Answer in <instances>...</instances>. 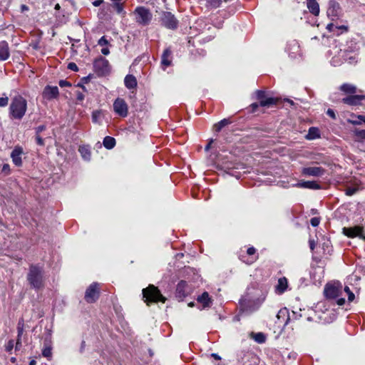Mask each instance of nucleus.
Returning a JSON list of instances; mask_svg holds the SVG:
<instances>
[{
	"label": "nucleus",
	"mask_w": 365,
	"mask_h": 365,
	"mask_svg": "<svg viewBox=\"0 0 365 365\" xmlns=\"http://www.w3.org/2000/svg\"><path fill=\"white\" fill-rule=\"evenodd\" d=\"M365 100L364 95H349L341 99V102L350 106H358L362 104V101Z\"/></svg>",
	"instance_id": "4468645a"
},
{
	"label": "nucleus",
	"mask_w": 365,
	"mask_h": 365,
	"mask_svg": "<svg viewBox=\"0 0 365 365\" xmlns=\"http://www.w3.org/2000/svg\"><path fill=\"white\" fill-rule=\"evenodd\" d=\"M307 140H314L320 138V131L316 127H311L308 130V133L306 135Z\"/></svg>",
	"instance_id": "c85d7f7f"
},
{
	"label": "nucleus",
	"mask_w": 365,
	"mask_h": 365,
	"mask_svg": "<svg viewBox=\"0 0 365 365\" xmlns=\"http://www.w3.org/2000/svg\"><path fill=\"white\" fill-rule=\"evenodd\" d=\"M58 88L57 86H47L43 90V96L48 99L56 98L58 96Z\"/></svg>",
	"instance_id": "4be33fe9"
},
{
	"label": "nucleus",
	"mask_w": 365,
	"mask_h": 365,
	"mask_svg": "<svg viewBox=\"0 0 365 365\" xmlns=\"http://www.w3.org/2000/svg\"><path fill=\"white\" fill-rule=\"evenodd\" d=\"M357 118L360 120L361 123L364 122L365 123V115H359Z\"/></svg>",
	"instance_id": "774afa93"
},
{
	"label": "nucleus",
	"mask_w": 365,
	"mask_h": 365,
	"mask_svg": "<svg viewBox=\"0 0 365 365\" xmlns=\"http://www.w3.org/2000/svg\"><path fill=\"white\" fill-rule=\"evenodd\" d=\"M10 57L9 43L6 41H0V61H6Z\"/></svg>",
	"instance_id": "aec40b11"
},
{
	"label": "nucleus",
	"mask_w": 365,
	"mask_h": 365,
	"mask_svg": "<svg viewBox=\"0 0 365 365\" xmlns=\"http://www.w3.org/2000/svg\"><path fill=\"white\" fill-rule=\"evenodd\" d=\"M347 295H348L349 302H353L355 298L354 294L353 292H350Z\"/></svg>",
	"instance_id": "13d9d810"
},
{
	"label": "nucleus",
	"mask_w": 365,
	"mask_h": 365,
	"mask_svg": "<svg viewBox=\"0 0 365 365\" xmlns=\"http://www.w3.org/2000/svg\"><path fill=\"white\" fill-rule=\"evenodd\" d=\"M309 247L312 250H314V249L315 248V242L314 240H309Z\"/></svg>",
	"instance_id": "052dcab7"
},
{
	"label": "nucleus",
	"mask_w": 365,
	"mask_h": 365,
	"mask_svg": "<svg viewBox=\"0 0 365 365\" xmlns=\"http://www.w3.org/2000/svg\"><path fill=\"white\" fill-rule=\"evenodd\" d=\"M250 106H251V108L252 109V111H255L256 109L258 108L259 104L257 103H252Z\"/></svg>",
	"instance_id": "0e129e2a"
},
{
	"label": "nucleus",
	"mask_w": 365,
	"mask_h": 365,
	"mask_svg": "<svg viewBox=\"0 0 365 365\" xmlns=\"http://www.w3.org/2000/svg\"><path fill=\"white\" fill-rule=\"evenodd\" d=\"M192 290L193 287L192 285L189 284L185 280H181L177 284L175 297L179 301H182L192 292Z\"/></svg>",
	"instance_id": "6e6552de"
},
{
	"label": "nucleus",
	"mask_w": 365,
	"mask_h": 365,
	"mask_svg": "<svg viewBox=\"0 0 365 365\" xmlns=\"http://www.w3.org/2000/svg\"><path fill=\"white\" fill-rule=\"evenodd\" d=\"M102 113L101 110H94L92 113V121L94 123L100 124L101 123V118Z\"/></svg>",
	"instance_id": "ea45409f"
},
{
	"label": "nucleus",
	"mask_w": 365,
	"mask_h": 365,
	"mask_svg": "<svg viewBox=\"0 0 365 365\" xmlns=\"http://www.w3.org/2000/svg\"><path fill=\"white\" fill-rule=\"evenodd\" d=\"M46 129V126L45 125H41L36 128H35L36 135H40L41 132Z\"/></svg>",
	"instance_id": "8fccbe9b"
},
{
	"label": "nucleus",
	"mask_w": 365,
	"mask_h": 365,
	"mask_svg": "<svg viewBox=\"0 0 365 365\" xmlns=\"http://www.w3.org/2000/svg\"><path fill=\"white\" fill-rule=\"evenodd\" d=\"M93 67L98 75H105L110 71L109 62L103 57H99L93 63Z\"/></svg>",
	"instance_id": "f8f14e48"
},
{
	"label": "nucleus",
	"mask_w": 365,
	"mask_h": 365,
	"mask_svg": "<svg viewBox=\"0 0 365 365\" xmlns=\"http://www.w3.org/2000/svg\"><path fill=\"white\" fill-rule=\"evenodd\" d=\"M67 68L69 69V70H71V71H78V66L73 63V62H71L68 64V66Z\"/></svg>",
	"instance_id": "864d4df0"
},
{
	"label": "nucleus",
	"mask_w": 365,
	"mask_h": 365,
	"mask_svg": "<svg viewBox=\"0 0 365 365\" xmlns=\"http://www.w3.org/2000/svg\"><path fill=\"white\" fill-rule=\"evenodd\" d=\"M277 103V99L272 97H266L264 100L259 102V105L262 107H269L270 106L274 105Z\"/></svg>",
	"instance_id": "f704fd0d"
},
{
	"label": "nucleus",
	"mask_w": 365,
	"mask_h": 365,
	"mask_svg": "<svg viewBox=\"0 0 365 365\" xmlns=\"http://www.w3.org/2000/svg\"><path fill=\"white\" fill-rule=\"evenodd\" d=\"M348 122L350 123L352 125H359V124H361V121H360L359 119V120H350V119H349Z\"/></svg>",
	"instance_id": "bf43d9fd"
},
{
	"label": "nucleus",
	"mask_w": 365,
	"mask_h": 365,
	"mask_svg": "<svg viewBox=\"0 0 365 365\" xmlns=\"http://www.w3.org/2000/svg\"><path fill=\"white\" fill-rule=\"evenodd\" d=\"M257 98L261 102V101L264 100L266 98L265 93L263 91L258 90L256 91Z\"/></svg>",
	"instance_id": "37998d69"
},
{
	"label": "nucleus",
	"mask_w": 365,
	"mask_h": 365,
	"mask_svg": "<svg viewBox=\"0 0 365 365\" xmlns=\"http://www.w3.org/2000/svg\"><path fill=\"white\" fill-rule=\"evenodd\" d=\"M101 53L102 54L105 55V56H107L110 53V51H109V48L108 47H103L101 49Z\"/></svg>",
	"instance_id": "4d7b16f0"
},
{
	"label": "nucleus",
	"mask_w": 365,
	"mask_h": 365,
	"mask_svg": "<svg viewBox=\"0 0 365 365\" xmlns=\"http://www.w3.org/2000/svg\"><path fill=\"white\" fill-rule=\"evenodd\" d=\"M337 304L339 305V306H341L343 304H344L345 303V299L344 298H339L337 299Z\"/></svg>",
	"instance_id": "680f3d73"
},
{
	"label": "nucleus",
	"mask_w": 365,
	"mask_h": 365,
	"mask_svg": "<svg viewBox=\"0 0 365 365\" xmlns=\"http://www.w3.org/2000/svg\"><path fill=\"white\" fill-rule=\"evenodd\" d=\"M58 85L61 88L71 86V83L70 82H68V81H66V80H61V81H59Z\"/></svg>",
	"instance_id": "09e8293b"
},
{
	"label": "nucleus",
	"mask_w": 365,
	"mask_h": 365,
	"mask_svg": "<svg viewBox=\"0 0 365 365\" xmlns=\"http://www.w3.org/2000/svg\"><path fill=\"white\" fill-rule=\"evenodd\" d=\"M85 98V96L83 93L80 92V91H77L76 92V98L78 101H82Z\"/></svg>",
	"instance_id": "5fc2aeb1"
},
{
	"label": "nucleus",
	"mask_w": 365,
	"mask_h": 365,
	"mask_svg": "<svg viewBox=\"0 0 365 365\" xmlns=\"http://www.w3.org/2000/svg\"><path fill=\"white\" fill-rule=\"evenodd\" d=\"M265 299L262 291L255 288L248 289L247 296L240 302L241 310L245 314H250L259 309Z\"/></svg>",
	"instance_id": "f03ea898"
},
{
	"label": "nucleus",
	"mask_w": 365,
	"mask_h": 365,
	"mask_svg": "<svg viewBox=\"0 0 365 365\" xmlns=\"http://www.w3.org/2000/svg\"><path fill=\"white\" fill-rule=\"evenodd\" d=\"M23 153V149L21 147H16L11 153V158L14 164L16 166H21L22 165L21 155Z\"/></svg>",
	"instance_id": "6ab92c4d"
},
{
	"label": "nucleus",
	"mask_w": 365,
	"mask_h": 365,
	"mask_svg": "<svg viewBox=\"0 0 365 365\" xmlns=\"http://www.w3.org/2000/svg\"><path fill=\"white\" fill-rule=\"evenodd\" d=\"M327 14L328 18L332 21L327 26V29L329 32L339 35L347 31V26L339 25L337 23V21L341 20L344 15V9L338 1H329Z\"/></svg>",
	"instance_id": "f257e3e1"
},
{
	"label": "nucleus",
	"mask_w": 365,
	"mask_h": 365,
	"mask_svg": "<svg viewBox=\"0 0 365 365\" xmlns=\"http://www.w3.org/2000/svg\"><path fill=\"white\" fill-rule=\"evenodd\" d=\"M85 346H86V342L84 341H82L81 344V347H80V352L81 353L83 352Z\"/></svg>",
	"instance_id": "69168bd1"
},
{
	"label": "nucleus",
	"mask_w": 365,
	"mask_h": 365,
	"mask_svg": "<svg viewBox=\"0 0 365 365\" xmlns=\"http://www.w3.org/2000/svg\"><path fill=\"white\" fill-rule=\"evenodd\" d=\"M255 253H256V249L254 247H250L247 249V254L248 255L251 256V259L247 260L246 262V263L252 264L257 259V255H255Z\"/></svg>",
	"instance_id": "e433bc0d"
},
{
	"label": "nucleus",
	"mask_w": 365,
	"mask_h": 365,
	"mask_svg": "<svg viewBox=\"0 0 365 365\" xmlns=\"http://www.w3.org/2000/svg\"><path fill=\"white\" fill-rule=\"evenodd\" d=\"M359 45L357 42L354 40H351L346 43V45L343 46L342 48H347L349 52L350 53H356L359 49Z\"/></svg>",
	"instance_id": "2f4dec72"
},
{
	"label": "nucleus",
	"mask_w": 365,
	"mask_h": 365,
	"mask_svg": "<svg viewBox=\"0 0 365 365\" xmlns=\"http://www.w3.org/2000/svg\"><path fill=\"white\" fill-rule=\"evenodd\" d=\"M320 223V217H314L310 220V224L312 227H317Z\"/></svg>",
	"instance_id": "c03bdc74"
},
{
	"label": "nucleus",
	"mask_w": 365,
	"mask_h": 365,
	"mask_svg": "<svg viewBox=\"0 0 365 365\" xmlns=\"http://www.w3.org/2000/svg\"><path fill=\"white\" fill-rule=\"evenodd\" d=\"M302 173L307 176H322L324 173V169L321 167H307L304 168Z\"/></svg>",
	"instance_id": "f3484780"
},
{
	"label": "nucleus",
	"mask_w": 365,
	"mask_h": 365,
	"mask_svg": "<svg viewBox=\"0 0 365 365\" xmlns=\"http://www.w3.org/2000/svg\"><path fill=\"white\" fill-rule=\"evenodd\" d=\"M136 22L142 26L148 25L153 18V15L149 9L143 6H138L135 9Z\"/></svg>",
	"instance_id": "0eeeda50"
},
{
	"label": "nucleus",
	"mask_w": 365,
	"mask_h": 365,
	"mask_svg": "<svg viewBox=\"0 0 365 365\" xmlns=\"http://www.w3.org/2000/svg\"><path fill=\"white\" fill-rule=\"evenodd\" d=\"M54 8L56 11H58V12L56 14V16L58 21L61 24H66L68 19V13L65 12L64 11H60L61 6L59 4H56Z\"/></svg>",
	"instance_id": "393cba45"
},
{
	"label": "nucleus",
	"mask_w": 365,
	"mask_h": 365,
	"mask_svg": "<svg viewBox=\"0 0 365 365\" xmlns=\"http://www.w3.org/2000/svg\"><path fill=\"white\" fill-rule=\"evenodd\" d=\"M307 7L309 12L314 16H317L319 14V5L318 1H306Z\"/></svg>",
	"instance_id": "cd10ccee"
},
{
	"label": "nucleus",
	"mask_w": 365,
	"mask_h": 365,
	"mask_svg": "<svg viewBox=\"0 0 365 365\" xmlns=\"http://www.w3.org/2000/svg\"><path fill=\"white\" fill-rule=\"evenodd\" d=\"M343 233L349 237H359L360 238H364L363 235V228L359 226L353 227H344Z\"/></svg>",
	"instance_id": "dca6fc26"
},
{
	"label": "nucleus",
	"mask_w": 365,
	"mask_h": 365,
	"mask_svg": "<svg viewBox=\"0 0 365 365\" xmlns=\"http://www.w3.org/2000/svg\"><path fill=\"white\" fill-rule=\"evenodd\" d=\"M115 143V139L110 136H106L103 140V146L108 150L113 148Z\"/></svg>",
	"instance_id": "7c9ffc66"
},
{
	"label": "nucleus",
	"mask_w": 365,
	"mask_h": 365,
	"mask_svg": "<svg viewBox=\"0 0 365 365\" xmlns=\"http://www.w3.org/2000/svg\"><path fill=\"white\" fill-rule=\"evenodd\" d=\"M172 51L170 48H167L164 50L161 56V64L165 69L166 67L171 66L172 63Z\"/></svg>",
	"instance_id": "412c9836"
},
{
	"label": "nucleus",
	"mask_w": 365,
	"mask_h": 365,
	"mask_svg": "<svg viewBox=\"0 0 365 365\" xmlns=\"http://www.w3.org/2000/svg\"><path fill=\"white\" fill-rule=\"evenodd\" d=\"M358 61L357 53H350L347 48H340L338 56H335L331 58V63L334 66H337L346 62L354 65Z\"/></svg>",
	"instance_id": "39448f33"
},
{
	"label": "nucleus",
	"mask_w": 365,
	"mask_h": 365,
	"mask_svg": "<svg viewBox=\"0 0 365 365\" xmlns=\"http://www.w3.org/2000/svg\"><path fill=\"white\" fill-rule=\"evenodd\" d=\"M125 86L128 89H133L137 87V80L136 78L131 75L128 74L124 79Z\"/></svg>",
	"instance_id": "bb28decb"
},
{
	"label": "nucleus",
	"mask_w": 365,
	"mask_h": 365,
	"mask_svg": "<svg viewBox=\"0 0 365 365\" xmlns=\"http://www.w3.org/2000/svg\"><path fill=\"white\" fill-rule=\"evenodd\" d=\"M21 346V338H17V341H16V349H19Z\"/></svg>",
	"instance_id": "e2e57ef3"
},
{
	"label": "nucleus",
	"mask_w": 365,
	"mask_h": 365,
	"mask_svg": "<svg viewBox=\"0 0 365 365\" xmlns=\"http://www.w3.org/2000/svg\"><path fill=\"white\" fill-rule=\"evenodd\" d=\"M9 98L8 97H0V107H5L8 105Z\"/></svg>",
	"instance_id": "603ef678"
},
{
	"label": "nucleus",
	"mask_w": 365,
	"mask_h": 365,
	"mask_svg": "<svg viewBox=\"0 0 365 365\" xmlns=\"http://www.w3.org/2000/svg\"><path fill=\"white\" fill-rule=\"evenodd\" d=\"M327 113L329 116H330L331 118L335 119L336 115L334 111L332 109L329 108L327 111Z\"/></svg>",
	"instance_id": "6e6d98bb"
},
{
	"label": "nucleus",
	"mask_w": 365,
	"mask_h": 365,
	"mask_svg": "<svg viewBox=\"0 0 365 365\" xmlns=\"http://www.w3.org/2000/svg\"><path fill=\"white\" fill-rule=\"evenodd\" d=\"M288 314V309L287 308H283L278 312L277 317L279 319L282 318L284 321L285 324H287L289 319Z\"/></svg>",
	"instance_id": "c9c22d12"
},
{
	"label": "nucleus",
	"mask_w": 365,
	"mask_h": 365,
	"mask_svg": "<svg viewBox=\"0 0 365 365\" xmlns=\"http://www.w3.org/2000/svg\"><path fill=\"white\" fill-rule=\"evenodd\" d=\"M26 279L33 289L36 290L42 289L44 287V271L43 267L39 264H31Z\"/></svg>",
	"instance_id": "20e7f679"
},
{
	"label": "nucleus",
	"mask_w": 365,
	"mask_h": 365,
	"mask_svg": "<svg viewBox=\"0 0 365 365\" xmlns=\"http://www.w3.org/2000/svg\"><path fill=\"white\" fill-rule=\"evenodd\" d=\"M252 336H253L252 337L255 339V341L259 344H262V343L265 342V341H266V336L262 332H258V333H255V334L253 333Z\"/></svg>",
	"instance_id": "4c0bfd02"
},
{
	"label": "nucleus",
	"mask_w": 365,
	"mask_h": 365,
	"mask_svg": "<svg viewBox=\"0 0 365 365\" xmlns=\"http://www.w3.org/2000/svg\"><path fill=\"white\" fill-rule=\"evenodd\" d=\"M359 135L365 140V130H362L361 131L359 132Z\"/></svg>",
	"instance_id": "338daca9"
},
{
	"label": "nucleus",
	"mask_w": 365,
	"mask_h": 365,
	"mask_svg": "<svg viewBox=\"0 0 365 365\" xmlns=\"http://www.w3.org/2000/svg\"><path fill=\"white\" fill-rule=\"evenodd\" d=\"M161 22L163 26L171 30L176 29L178 26V21L175 16L169 11L163 12Z\"/></svg>",
	"instance_id": "9d476101"
},
{
	"label": "nucleus",
	"mask_w": 365,
	"mask_h": 365,
	"mask_svg": "<svg viewBox=\"0 0 365 365\" xmlns=\"http://www.w3.org/2000/svg\"><path fill=\"white\" fill-rule=\"evenodd\" d=\"M342 285L340 282L328 283L324 290V295L329 299H336L341 294Z\"/></svg>",
	"instance_id": "1a4fd4ad"
},
{
	"label": "nucleus",
	"mask_w": 365,
	"mask_h": 365,
	"mask_svg": "<svg viewBox=\"0 0 365 365\" xmlns=\"http://www.w3.org/2000/svg\"><path fill=\"white\" fill-rule=\"evenodd\" d=\"M113 7L118 14H120L123 11V4L120 3V1H114Z\"/></svg>",
	"instance_id": "a19ab883"
},
{
	"label": "nucleus",
	"mask_w": 365,
	"mask_h": 365,
	"mask_svg": "<svg viewBox=\"0 0 365 365\" xmlns=\"http://www.w3.org/2000/svg\"><path fill=\"white\" fill-rule=\"evenodd\" d=\"M78 152L85 161L89 162L91 160V152L89 145H80L78 148Z\"/></svg>",
	"instance_id": "b1692460"
},
{
	"label": "nucleus",
	"mask_w": 365,
	"mask_h": 365,
	"mask_svg": "<svg viewBox=\"0 0 365 365\" xmlns=\"http://www.w3.org/2000/svg\"><path fill=\"white\" fill-rule=\"evenodd\" d=\"M286 51L292 58L300 54V46L297 41L290 40L287 42Z\"/></svg>",
	"instance_id": "2eb2a0df"
},
{
	"label": "nucleus",
	"mask_w": 365,
	"mask_h": 365,
	"mask_svg": "<svg viewBox=\"0 0 365 365\" xmlns=\"http://www.w3.org/2000/svg\"><path fill=\"white\" fill-rule=\"evenodd\" d=\"M98 44L101 46H105L108 44V41L105 36H102L98 41Z\"/></svg>",
	"instance_id": "de8ad7c7"
},
{
	"label": "nucleus",
	"mask_w": 365,
	"mask_h": 365,
	"mask_svg": "<svg viewBox=\"0 0 365 365\" xmlns=\"http://www.w3.org/2000/svg\"><path fill=\"white\" fill-rule=\"evenodd\" d=\"M340 90L349 95H354L356 93V87L352 84L344 83L340 86Z\"/></svg>",
	"instance_id": "c756f323"
},
{
	"label": "nucleus",
	"mask_w": 365,
	"mask_h": 365,
	"mask_svg": "<svg viewBox=\"0 0 365 365\" xmlns=\"http://www.w3.org/2000/svg\"><path fill=\"white\" fill-rule=\"evenodd\" d=\"M36 144L38 145H41V146H43L45 143H44V140L40 136V135H36Z\"/></svg>",
	"instance_id": "3c124183"
},
{
	"label": "nucleus",
	"mask_w": 365,
	"mask_h": 365,
	"mask_svg": "<svg viewBox=\"0 0 365 365\" xmlns=\"http://www.w3.org/2000/svg\"><path fill=\"white\" fill-rule=\"evenodd\" d=\"M357 191H358V189L356 187H348L346 190L345 193L348 196H351V195H354Z\"/></svg>",
	"instance_id": "a18cd8bd"
},
{
	"label": "nucleus",
	"mask_w": 365,
	"mask_h": 365,
	"mask_svg": "<svg viewBox=\"0 0 365 365\" xmlns=\"http://www.w3.org/2000/svg\"><path fill=\"white\" fill-rule=\"evenodd\" d=\"M9 118L11 120H21L27 110V101L21 96H14L9 106Z\"/></svg>",
	"instance_id": "7ed1b4c3"
},
{
	"label": "nucleus",
	"mask_w": 365,
	"mask_h": 365,
	"mask_svg": "<svg viewBox=\"0 0 365 365\" xmlns=\"http://www.w3.org/2000/svg\"><path fill=\"white\" fill-rule=\"evenodd\" d=\"M18 338H21L24 333V322L23 319L19 321L17 326Z\"/></svg>",
	"instance_id": "79ce46f5"
},
{
	"label": "nucleus",
	"mask_w": 365,
	"mask_h": 365,
	"mask_svg": "<svg viewBox=\"0 0 365 365\" xmlns=\"http://www.w3.org/2000/svg\"><path fill=\"white\" fill-rule=\"evenodd\" d=\"M207 11H212L221 6L222 1H202Z\"/></svg>",
	"instance_id": "473e14b6"
},
{
	"label": "nucleus",
	"mask_w": 365,
	"mask_h": 365,
	"mask_svg": "<svg viewBox=\"0 0 365 365\" xmlns=\"http://www.w3.org/2000/svg\"><path fill=\"white\" fill-rule=\"evenodd\" d=\"M113 110L119 116L125 118L128 113V107L124 99L118 98L113 103Z\"/></svg>",
	"instance_id": "ddd939ff"
},
{
	"label": "nucleus",
	"mask_w": 365,
	"mask_h": 365,
	"mask_svg": "<svg viewBox=\"0 0 365 365\" xmlns=\"http://www.w3.org/2000/svg\"><path fill=\"white\" fill-rule=\"evenodd\" d=\"M99 297L98 284L93 282L86 289L85 293V300L88 303L95 302Z\"/></svg>",
	"instance_id": "9b49d317"
},
{
	"label": "nucleus",
	"mask_w": 365,
	"mask_h": 365,
	"mask_svg": "<svg viewBox=\"0 0 365 365\" xmlns=\"http://www.w3.org/2000/svg\"><path fill=\"white\" fill-rule=\"evenodd\" d=\"M288 282L286 277H280L278 279L277 284L275 287V292L279 294H283L287 289Z\"/></svg>",
	"instance_id": "5701e85b"
},
{
	"label": "nucleus",
	"mask_w": 365,
	"mask_h": 365,
	"mask_svg": "<svg viewBox=\"0 0 365 365\" xmlns=\"http://www.w3.org/2000/svg\"><path fill=\"white\" fill-rule=\"evenodd\" d=\"M143 298L144 302L149 305L152 302H161L165 303L166 298L163 296L159 289L154 285H149L143 289Z\"/></svg>",
	"instance_id": "423d86ee"
},
{
	"label": "nucleus",
	"mask_w": 365,
	"mask_h": 365,
	"mask_svg": "<svg viewBox=\"0 0 365 365\" xmlns=\"http://www.w3.org/2000/svg\"><path fill=\"white\" fill-rule=\"evenodd\" d=\"M14 340H9L6 346H5V350L7 351V352H10L11 351V350L13 349L14 348Z\"/></svg>",
	"instance_id": "49530a36"
},
{
	"label": "nucleus",
	"mask_w": 365,
	"mask_h": 365,
	"mask_svg": "<svg viewBox=\"0 0 365 365\" xmlns=\"http://www.w3.org/2000/svg\"><path fill=\"white\" fill-rule=\"evenodd\" d=\"M230 121L229 119L224 118L214 125V130L217 133L220 132L224 127L229 125Z\"/></svg>",
	"instance_id": "72a5a7b5"
},
{
	"label": "nucleus",
	"mask_w": 365,
	"mask_h": 365,
	"mask_svg": "<svg viewBox=\"0 0 365 365\" xmlns=\"http://www.w3.org/2000/svg\"><path fill=\"white\" fill-rule=\"evenodd\" d=\"M294 187L310 190H319L321 185L316 181H300L293 185Z\"/></svg>",
	"instance_id": "a211bd4d"
},
{
	"label": "nucleus",
	"mask_w": 365,
	"mask_h": 365,
	"mask_svg": "<svg viewBox=\"0 0 365 365\" xmlns=\"http://www.w3.org/2000/svg\"><path fill=\"white\" fill-rule=\"evenodd\" d=\"M42 355L48 359H50L52 356V349L49 344L45 343L44 347L42 350Z\"/></svg>",
	"instance_id": "58836bf2"
},
{
	"label": "nucleus",
	"mask_w": 365,
	"mask_h": 365,
	"mask_svg": "<svg viewBox=\"0 0 365 365\" xmlns=\"http://www.w3.org/2000/svg\"><path fill=\"white\" fill-rule=\"evenodd\" d=\"M197 302L202 304L203 308L210 307L212 304L211 299L207 292H204L197 297Z\"/></svg>",
	"instance_id": "a878e982"
}]
</instances>
